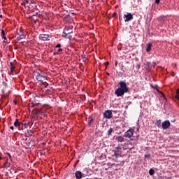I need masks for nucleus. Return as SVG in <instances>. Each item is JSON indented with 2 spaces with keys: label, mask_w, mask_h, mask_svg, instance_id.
Wrapping results in <instances>:
<instances>
[{
  "label": "nucleus",
  "mask_w": 179,
  "mask_h": 179,
  "mask_svg": "<svg viewBox=\"0 0 179 179\" xmlns=\"http://www.w3.org/2000/svg\"><path fill=\"white\" fill-rule=\"evenodd\" d=\"M118 85L120 87L115 90V94L117 97H123L125 93H129V87H127L126 82L124 80H121Z\"/></svg>",
  "instance_id": "1"
},
{
  "label": "nucleus",
  "mask_w": 179,
  "mask_h": 179,
  "mask_svg": "<svg viewBox=\"0 0 179 179\" xmlns=\"http://www.w3.org/2000/svg\"><path fill=\"white\" fill-rule=\"evenodd\" d=\"M134 134V129H129L124 133L125 138H130L131 136H133Z\"/></svg>",
  "instance_id": "2"
},
{
  "label": "nucleus",
  "mask_w": 179,
  "mask_h": 179,
  "mask_svg": "<svg viewBox=\"0 0 179 179\" xmlns=\"http://www.w3.org/2000/svg\"><path fill=\"white\" fill-rule=\"evenodd\" d=\"M104 118H107L108 120H110L113 117V113L110 110H107L103 113Z\"/></svg>",
  "instance_id": "3"
},
{
  "label": "nucleus",
  "mask_w": 179,
  "mask_h": 179,
  "mask_svg": "<svg viewBox=\"0 0 179 179\" xmlns=\"http://www.w3.org/2000/svg\"><path fill=\"white\" fill-rule=\"evenodd\" d=\"M171 125V122L169 120H166L162 122V127L163 129H168Z\"/></svg>",
  "instance_id": "4"
},
{
  "label": "nucleus",
  "mask_w": 179,
  "mask_h": 179,
  "mask_svg": "<svg viewBox=\"0 0 179 179\" xmlns=\"http://www.w3.org/2000/svg\"><path fill=\"white\" fill-rule=\"evenodd\" d=\"M72 33H73V27L72 26L65 27V29L64 30V34H70Z\"/></svg>",
  "instance_id": "5"
},
{
  "label": "nucleus",
  "mask_w": 179,
  "mask_h": 179,
  "mask_svg": "<svg viewBox=\"0 0 179 179\" xmlns=\"http://www.w3.org/2000/svg\"><path fill=\"white\" fill-rule=\"evenodd\" d=\"M39 38L43 41H47L50 40L49 35L48 34H41L39 36Z\"/></svg>",
  "instance_id": "6"
},
{
  "label": "nucleus",
  "mask_w": 179,
  "mask_h": 179,
  "mask_svg": "<svg viewBox=\"0 0 179 179\" xmlns=\"http://www.w3.org/2000/svg\"><path fill=\"white\" fill-rule=\"evenodd\" d=\"M124 17H126L125 22H129L134 18L133 15L130 13H128L127 14H124Z\"/></svg>",
  "instance_id": "7"
},
{
  "label": "nucleus",
  "mask_w": 179,
  "mask_h": 179,
  "mask_svg": "<svg viewBox=\"0 0 179 179\" xmlns=\"http://www.w3.org/2000/svg\"><path fill=\"white\" fill-rule=\"evenodd\" d=\"M83 173L80 171H76L75 176L76 179H82Z\"/></svg>",
  "instance_id": "8"
},
{
  "label": "nucleus",
  "mask_w": 179,
  "mask_h": 179,
  "mask_svg": "<svg viewBox=\"0 0 179 179\" xmlns=\"http://www.w3.org/2000/svg\"><path fill=\"white\" fill-rule=\"evenodd\" d=\"M121 150H122V148H121L120 146H118V147L115 148V156L120 155V154L121 153Z\"/></svg>",
  "instance_id": "9"
},
{
  "label": "nucleus",
  "mask_w": 179,
  "mask_h": 179,
  "mask_svg": "<svg viewBox=\"0 0 179 179\" xmlns=\"http://www.w3.org/2000/svg\"><path fill=\"white\" fill-rule=\"evenodd\" d=\"M152 47V43H147L145 45L146 52H150Z\"/></svg>",
  "instance_id": "10"
},
{
  "label": "nucleus",
  "mask_w": 179,
  "mask_h": 179,
  "mask_svg": "<svg viewBox=\"0 0 179 179\" xmlns=\"http://www.w3.org/2000/svg\"><path fill=\"white\" fill-rule=\"evenodd\" d=\"M42 78H43V76L40 73L37 72L36 76V80L41 83H43Z\"/></svg>",
  "instance_id": "11"
},
{
  "label": "nucleus",
  "mask_w": 179,
  "mask_h": 179,
  "mask_svg": "<svg viewBox=\"0 0 179 179\" xmlns=\"http://www.w3.org/2000/svg\"><path fill=\"white\" fill-rule=\"evenodd\" d=\"M21 124H22V123L20 122L19 120L17 119H16L14 122V126L16 127V128H19L20 127Z\"/></svg>",
  "instance_id": "12"
},
{
  "label": "nucleus",
  "mask_w": 179,
  "mask_h": 179,
  "mask_svg": "<svg viewBox=\"0 0 179 179\" xmlns=\"http://www.w3.org/2000/svg\"><path fill=\"white\" fill-rule=\"evenodd\" d=\"M117 142L118 143H123V142H124V138L122 137V136H118V137H117Z\"/></svg>",
  "instance_id": "13"
},
{
  "label": "nucleus",
  "mask_w": 179,
  "mask_h": 179,
  "mask_svg": "<svg viewBox=\"0 0 179 179\" xmlns=\"http://www.w3.org/2000/svg\"><path fill=\"white\" fill-rule=\"evenodd\" d=\"M35 114H36V115H37V117H39L41 114H43V110L36 109L35 110Z\"/></svg>",
  "instance_id": "14"
},
{
  "label": "nucleus",
  "mask_w": 179,
  "mask_h": 179,
  "mask_svg": "<svg viewBox=\"0 0 179 179\" xmlns=\"http://www.w3.org/2000/svg\"><path fill=\"white\" fill-rule=\"evenodd\" d=\"M10 73H12L14 71V69L15 68V66L13 65V63L12 62H10Z\"/></svg>",
  "instance_id": "15"
},
{
  "label": "nucleus",
  "mask_w": 179,
  "mask_h": 179,
  "mask_svg": "<svg viewBox=\"0 0 179 179\" xmlns=\"http://www.w3.org/2000/svg\"><path fill=\"white\" fill-rule=\"evenodd\" d=\"M10 167V164L8 161H6L4 164V168L7 169Z\"/></svg>",
  "instance_id": "16"
},
{
  "label": "nucleus",
  "mask_w": 179,
  "mask_h": 179,
  "mask_svg": "<svg viewBox=\"0 0 179 179\" xmlns=\"http://www.w3.org/2000/svg\"><path fill=\"white\" fill-rule=\"evenodd\" d=\"M18 36H20V38H25V36H24V34H23L22 31H20L18 33Z\"/></svg>",
  "instance_id": "17"
},
{
  "label": "nucleus",
  "mask_w": 179,
  "mask_h": 179,
  "mask_svg": "<svg viewBox=\"0 0 179 179\" xmlns=\"http://www.w3.org/2000/svg\"><path fill=\"white\" fill-rule=\"evenodd\" d=\"M174 97L176 99V100L179 101V89L176 90V95H175Z\"/></svg>",
  "instance_id": "18"
},
{
  "label": "nucleus",
  "mask_w": 179,
  "mask_h": 179,
  "mask_svg": "<svg viewBox=\"0 0 179 179\" xmlns=\"http://www.w3.org/2000/svg\"><path fill=\"white\" fill-rule=\"evenodd\" d=\"M29 123L27 124V123H22L21 124V125H22V129H26V128H28V124Z\"/></svg>",
  "instance_id": "19"
},
{
  "label": "nucleus",
  "mask_w": 179,
  "mask_h": 179,
  "mask_svg": "<svg viewBox=\"0 0 179 179\" xmlns=\"http://www.w3.org/2000/svg\"><path fill=\"white\" fill-rule=\"evenodd\" d=\"M64 20L66 22H69L71 20V16L69 15H66L65 17H64Z\"/></svg>",
  "instance_id": "20"
},
{
  "label": "nucleus",
  "mask_w": 179,
  "mask_h": 179,
  "mask_svg": "<svg viewBox=\"0 0 179 179\" xmlns=\"http://www.w3.org/2000/svg\"><path fill=\"white\" fill-rule=\"evenodd\" d=\"M1 34L2 38H3L4 40H7V38H6V36H5V32H4V31H3V29L1 30Z\"/></svg>",
  "instance_id": "21"
},
{
  "label": "nucleus",
  "mask_w": 179,
  "mask_h": 179,
  "mask_svg": "<svg viewBox=\"0 0 179 179\" xmlns=\"http://www.w3.org/2000/svg\"><path fill=\"white\" fill-rule=\"evenodd\" d=\"M89 119H90V120L88 124H89V127H91L92 123L93 121H94V119H93L92 116H90Z\"/></svg>",
  "instance_id": "22"
},
{
  "label": "nucleus",
  "mask_w": 179,
  "mask_h": 179,
  "mask_svg": "<svg viewBox=\"0 0 179 179\" xmlns=\"http://www.w3.org/2000/svg\"><path fill=\"white\" fill-rule=\"evenodd\" d=\"M161 124H162V120H157V121L156 122V123H155V127H160Z\"/></svg>",
  "instance_id": "23"
},
{
  "label": "nucleus",
  "mask_w": 179,
  "mask_h": 179,
  "mask_svg": "<svg viewBox=\"0 0 179 179\" xmlns=\"http://www.w3.org/2000/svg\"><path fill=\"white\" fill-rule=\"evenodd\" d=\"M6 155L9 157L10 162L13 163V158L10 154L9 152H6Z\"/></svg>",
  "instance_id": "24"
},
{
  "label": "nucleus",
  "mask_w": 179,
  "mask_h": 179,
  "mask_svg": "<svg viewBox=\"0 0 179 179\" xmlns=\"http://www.w3.org/2000/svg\"><path fill=\"white\" fill-rule=\"evenodd\" d=\"M149 173H150V176H153L155 174V170L153 169H151L149 171Z\"/></svg>",
  "instance_id": "25"
},
{
  "label": "nucleus",
  "mask_w": 179,
  "mask_h": 179,
  "mask_svg": "<svg viewBox=\"0 0 179 179\" xmlns=\"http://www.w3.org/2000/svg\"><path fill=\"white\" fill-rule=\"evenodd\" d=\"M112 132H113V128H110V129L108 131V135H111Z\"/></svg>",
  "instance_id": "26"
},
{
  "label": "nucleus",
  "mask_w": 179,
  "mask_h": 179,
  "mask_svg": "<svg viewBox=\"0 0 179 179\" xmlns=\"http://www.w3.org/2000/svg\"><path fill=\"white\" fill-rule=\"evenodd\" d=\"M43 86H45V87L47 89L48 86V83H47L46 82H43L42 83Z\"/></svg>",
  "instance_id": "27"
},
{
  "label": "nucleus",
  "mask_w": 179,
  "mask_h": 179,
  "mask_svg": "<svg viewBox=\"0 0 179 179\" xmlns=\"http://www.w3.org/2000/svg\"><path fill=\"white\" fill-rule=\"evenodd\" d=\"M150 157V153H147V154H145V158H146V159H149Z\"/></svg>",
  "instance_id": "28"
},
{
  "label": "nucleus",
  "mask_w": 179,
  "mask_h": 179,
  "mask_svg": "<svg viewBox=\"0 0 179 179\" xmlns=\"http://www.w3.org/2000/svg\"><path fill=\"white\" fill-rule=\"evenodd\" d=\"M151 87H152V89H157V85H155V86H153V85H151Z\"/></svg>",
  "instance_id": "29"
},
{
  "label": "nucleus",
  "mask_w": 179,
  "mask_h": 179,
  "mask_svg": "<svg viewBox=\"0 0 179 179\" xmlns=\"http://www.w3.org/2000/svg\"><path fill=\"white\" fill-rule=\"evenodd\" d=\"M62 50H62V48H59V49H58V52H58V54H59V52H62Z\"/></svg>",
  "instance_id": "30"
},
{
  "label": "nucleus",
  "mask_w": 179,
  "mask_h": 179,
  "mask_svg": "<svg viewBox=\"0 0 179 179\" xmlns=\"http://www.w3.org/2000/svg\"><path fill=\"white\" fill-rule=\"evenodd\" d=\"M61 47V44L60 43H58L57 45H56V48H60Z\"/></svg>",
  "instance_id": "31"
},
{
  "label": "nucleus",
  "mask_w": 179,
  "mask_h": 179,
  "mask_svg": "<svg viewBox=\"0 0 179 179\" xmlns=\"http://www.w3.org/2000/svg\"><path fill=\"white\" fill-rule=\"evenodd\" d=\"M69 34H64V35L62 36L63 37H65V38H67V36H68Z\"/></svg>",
  "instance_id": "32"
},
{
  "label": "nucleus",
  "mask_w": 179,
  "mask_h": 179,
  "mask_svg": "<svg viewBox=\"0 0 179 179\" xmlns=\"http://www.w3.org/2000/svg\"><path fill=\"white\" fill-rule=\"evenodd\" d=\"M159 2H160V0H155V3H156L158 4Z\"/></svg>",
  "instance_id": "33"
},
{
  "label": "nucleus",
  "mask_w": 179,
  "mask_h": 179,
  "mask_svg": "<svg viewBox=\"0 0 179 179\" xmlns=\"http://www.w3.org/2000/svg\"><path fill=\"white\" fill-rule=\"evenodd\" d=\"M117 16V13H114L113 15V17H115Z\"/></svg>",
  "instance_id": "34"
},
{
  "label": "nucleus",
  "mask_w": 179,
  "mask_h": 179,
  "mask_svg": "<svg viewBox=\"0 0 179 179\" xmlns=\"http://www.w3.org/2000/svg\"><path fill=\"white\" fill-rule=\"evenodd\" d=\"M17 39L18 41H20V39H23V38H20V36H19L17 37Z\"/></svg>",
  "instance_id": "35"
},
{
  "label": "nucleus",
  "mask_w": 179,
  "mask_h": 179,
  "mask_svg": "<svg viewBox=\"0 0 179 179\" xmlns=\"http://www.w3.org/2000/svg\"><path fill=\"white\" fill-rule=\"evenodd\" d=\"M105 64H106V66H108V65H109V62H106L105 63Z\"/></svg>",
  "instance_id": "36"
},
{
  "label": "nucleus",
  "mask_w": 179,
  "mask_h": 179,
  "mask_svg": "<svg viewBox=\"0 0 179 179\" xmlns=\"http://www.w3.org/2000/svg\"><path fill=\"white\" fill-rule=\"evenodd\" d=\"M10 129H12V131H13V129H14L13 126H11V127H10Z\"/></svg>",
  "instance_id": "37"
},
{
  "label": "nucleus",
  "mask_w": 179,
  "mask_h": 179,
  "mask_svg": "<svg viewBox=\"0 0 179 179\" xmlns=\"http://www.w3.org/2000/svg\"><path fill=\"white\" fill-rule=\"evenodd\" d=\"M58 54H59L58 52L53 53L54 55H58Z\"/></svg>",
  "instance_id": "38"
},
{
  "label": "nucleus",
  "mask_w": 179,
  "mask_h": 179,
  "mask_svg": "<svg viewBox=\"0 0 179 179\" xmlns=\"http://www.w3.org/2000/svg\"><path fill=\"white\" fill-rule=\"evenodd\" d=\"M47 92H48V93H51L50 90H48Z\"/></svg>",
  "instance_id": "39"
},
{
  "label": "nucleus",
  "mask_w": 179,
  "mask_h": 179,
  "mask_svg": "<svg viewBox=\"0 0 179 179\" xmlns=\"http://www.w3.org/2000/svg\"><path fill=\"white\" fill-rule=\"evenodd\" d=\"M25 1L28 3H29V0H25Z\"/></svg>",
  "instance_id": "40"
},
{
  "label": "nucleus",
  "mask_w": 179,
  "mask_h": 179,
  "mask_svg": "<svg viewBox=\"0 0 179 179\" xmlns=\"http://www.w3.org/2000/svg\"><path fill=\"white\" fill-rule=\"evenodd\" d=\"M138 1H140V2H141H141H142L141 0H139Z\"/></svg>",
  "instance_id": "41"
},
{
  "label": "nucleus",
  "mask_w": 179,
  "mask_h": 179,
  "mask_svg": "<svg viewBox=\"0 0 179 179\" xmlns=\"http://www.w3.org/2000/svg\"><path fill=\"white\" fill-rule=\"evenodd\" d=\"M107 74H108V76H109V75H110V73H108Z\"/></svg>",
  "instance_id": "42"
},
{
  "label": "nucleus",
  "mask_w": 179,
  "mask_h": 179,
  "mask_svg": "<svg viewBox=\"0 0 179 179\" xmlns=\"http://www.w3.org/2000/svg\"><path fill=\"white\" fill-rule=\"evenodd\" d=\"M0 17H2V15H1Z\"/></svg>",
  "instance_id": "43"
},
{
  "label": "nucleus",
  "mask_w": 179,
  "mask_h": 179,
  "mask_svg": "<svg viewBox=\"0 0 179 179\" xmlns=\"http://www.w3.org/2000/svg\"><path fill=\"white\" fill-rule=\"evenodd\" d=\"M138 69L140 68V66H138Z\"/></svg>",
  "instance_id": "44"
},
{
  "label": "nucleus",
  "mask_w": 179,
  "mask_h": 179,
  "mask_svg": "<svg viewBox=\"0 0 179 179\" xmlns=\"http://www.w3.org/2000/svg\"><path fill=\"white\" fill-rule=\"evenodd\" d=\"M1 159V157H0V160Z\"/></svg>",
  "instance_id": "45"
},
{
  "label": "nucleus",
  "mask_w": 179,
  "mask_h": 179,
  "mask_svg": "<svg viewBox=\"0 0 179 179\" xmlns=\"http://www.w3.org/2000/svg\"><path fill=\"white\" fill-rule=\"evenodd\" d=\"M86 179H89V178H86Z\"/></svg>",
  "instance_id": "46"
}]
</instances>
